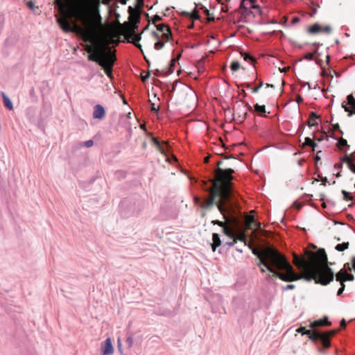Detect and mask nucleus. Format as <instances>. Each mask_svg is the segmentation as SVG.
Returning <instances> with one entry per match:
<instances>
[{
	"mask_svg": "<svg viewBox=\"0 0 355 355\" xmlns=\"http://www.w3.org/2000/svg\"><path fill=\"white\" fill-rule=\"evenodd\" d=\"M100 0H95L92 6L90 15L82 17V26L71 19V13L62 3L60 16H56V21L65 33H73L87 44L88 60L96 62L99 66L105 63L112 64L110 53L96 49V46L103 38L110 43H118L122 37L128 42L133 44V6L128 7L129 21L118 23L106 28L100 13Z\"/></svg>",
	"mask_w": 355,
	"mask_h": 355,
	"instance_id": "obj_1",
	"label": "nucleus"
},
{
	"mask_svg": "<svg viewBox=\"0 0 355 355\" xmlns=\"http://www.w3.org/2000/svg\"><path fill=\"white\" fill-rule=\"evenodd\" d=\"M252 253L259 259L258 266H266L271 273L270 277H277L284 282H293L301 279L326 286L334 280V274L329 266L327 255L324 249L316 252L305 251V257L293 254V263L300 270L301 274L294 271L286 257L273 247H265L261 250L252 249Z\"/></svg>",
	"mask_w": 355,
	"mask_h": 355,
	"instance_id": "obj_2",
	"label": "nucleus"
},
{
	"mask_svg": "<svg viewBox=\"0 0 355 355\" xmlns=\"http://www.w3.org/2000/svg\"><path fill=\"white\" fill-rule=\"evenodd\" d=\"M223 161L217 162V168L214 171V179L211 180L212 186L209 189V197L201 205V207L207 209L214 205L216 198L223 200L234 198L233 183L234 170L230 168H222Z\"/></svg>",
	"mask_w": 355,
	"mask_h": 355,
	"instance_id": "obj_3",
	"label": "nucleus"
},
{
	"mask_svg": "<svg viewBox=\"0 0 355 355\" xmlns=\"http://www.w3.org/2000/svg\"><path fill=\"white\" fill-rule=\"evenodd\" d=\"M233 198H227V199L216 198L214 204H215L223 215L225 221L218 220H213L211 223L213 225H218L223 227V232L224 234L230 238H233L235 233V227L238 225V220L234 216V203L232 202Z\"/></svg>",
	"mask_w": 355,
	"mask_h": 355,
	"instance_id": "obj_4",
	"label": "nucleus"
},
{
	"mask_svg": "<svg viewBox=\"0 0 355 355\" xmlns=\"http://www.w3.org/2000/svg\"><path fill=\"white\" fill-rule=\"evenodd\" d=\"M137 119V123L139 125L140 128L144 131V134L150 136V139L153 145L157 148V149L164 155L166 154V152L168 151V143L166 141H163L162 144L158 141V139L155 137H153L151 136V133L148 132L146 128L145 123H141Z\"/></svg>",
	"mask_w": 355,
	"mask_h": 355,
	"instance_id": "obj_5",
	"label": "nucleus"
},
{
	"mask_svg": "<svg viewBox=\"0 0 355 355\" xmlns=\"http://www.w3.org/2000/svg\"><path fill=\"white\" fill-rule=\"evenodd\" d=\"M156 31L153 32L155 38L162 39L164 41L172 40V33L168 25L166 24H158L155 25Z\"/></svg>",
	"mask_w": 355,
	"mask_h": 355,
	"instance_id": "obj_6",
	"label": "nucleus"
},
{
	"mask_svg": "<svg viewBox=\"0 0 355 355\" xmlns=\"http://www.w3.org/2000/svg\"><path fill=\"white\" fill-rule=\"evenodd\" d=\"M338 329L330 330L326 332H320L318 331V340H320L324 348H329L331 345L330 338L335 336Z\"/></svg>",
	"mask_w": 355,
	"mask_h": 355,
	"instance_id": "obj_7",
	"label": "nucleus"
},
{
	"mask_svg": "<svg viewBox=\"0 0 355 355\" xmlns=\"http://www.w3.org/2000/svg\"><path fill=\"white\" fill-rule=\"evenodd\" d=\"M114 353V347L110 338H107L101 343V354L111 355Z\"/></svg>",
	"mask_w": 355,
	"mask_h": 355,
	"instance_id": "obj_8",
	"label": "nucleus"
},
{
	"mask_svg": "<svg viewBox=\"0 0 355 355\" xmlns=\"http://www.w3.org/2000/svg\"><path fill=\"white\" fill-rule=\"evenodd\" d=\"M347 104L349 105V107L347 105L345 102H343L342 103V107L344 108L345 112H348V116H351L355 114V98L352 94H349L347 96Z\"/></svg>",
	"mask_w": 355,
	"mask_h": 355,
	"instance_id": "obj_9",
	"label": "nucleus"
},
{
	"mask_svg": "<svg viewBox=\"0 0 355 355\" xmlns=\"http://www.w3.org/2000/svg\"><path fill=\"white\" fill-rule=\"evenodd\" d=\"M297 333L301 334L302 335H307L309 338L313 342L318 341V331L315 329H306L304 327H300L296 329Z\"/></svg>",
	"mask_w": 355,
	"mask_h": 355,
	"instance_id": "obj_10",
	"label": "nucleus"
},
{
	"mask_svg": "<svg viewBox=\"0 0 355 355\" xmlns=\"http://www.w3.org/2000/svg\"><path fill=\"white\" fill-rule=\"evenodd\" d=\"M130 119L131 112H128L126 114L121 115L119 119L120 124L126 129L130 136L132 135Z\"/></svg>",
	"mask_w": 355,
	"mask_h": 355,
	"instance_id": "obj_11",
	"label": "nucleus"
},
{
	"mask_svg": "<svg viewBox=\"0 0 355 355\" xmlns=\"http://www.w3.org/2000/svg\"><path fill=\"white\" fill-rule=\"evenodd\" d=\"M136 2L135 3V30L137 28V24L139 23L140 15H141V8L144 5L143 0H135Z\"/></svg>",
	"mask_w": 355,
	"mask_h": 355,
	"instance_id": "obj_12",
	"label": "nucleus"
},
{
	"mask_svg": "<svg viewBox=\"0 0 355 355\" xmlns=\"http://www.w3.org/2000/svg\"><path fill=\"white\" fill-rule=\"evenodd\" d=\"M105 116V110L101 105H96L94 107L93 118L102 120Z\"/></svg>",
	"mask_w": 355,
	"mask_h": 355,
	"instance_id": "obj_13",
	"label": "nucleus"
},
{
	"mask_svg": "<svg viewBox=\"0 0 355 355\" xmlns=\"http://www.w3.org/2000/svg\"><path fill=\"white\" fill-rule=\"evenodd\" d=\"M110 58L112 60V64L105 63L103 65H101L102 69L104 70L105 74L110 78H112V67L115 62V55L114 53H110Z\"/></svg>",
	"mask_w": 355,
	"mask_h": 355,
	"instance_id": "obj_14",
	"label": "nucleus"
},
{
	"mask_svg": "<svg viewBox=\"0 0 355 355\" xmlns=\"http://www.w3.org/2000/svg\"><path fill=\"white\" fill-rule=\"evenodd\" d=\"M331 322L328 321L327 317H324L322 319L315 320L310 323L309 327L312 329H315L319 327H330Z\"/></svg>",
	"mask_w": 355,
	"mask_h": 355,
	"instance_id": "obj_15",
	"label": "nucleus"
},
{
	"mask_svg": "<svg viewBox=\"0 0 355 355\" xmlns=\"http://www.w3.org/2000/svg\"><path fill=\"white\" fill-rule=\"evenodd\" d=\"M257 7L255 0H242L239 8L243 11H246L248 9L256 8Z\"/></svg>",
	"mask_w": 355,
	"mask_h": 355,
	"instance_id": "obj_16",
	"label": "nucleus"
},
{
	"mask_svg": "<svg viewBox=\"0 0 355 355\" xmlns=\"http://www.w3.org/2000/svg\"><path fill=\"white\" fill-rule=\"evenodd\" d=\"M246 230H247L246 229L243 230H239L238 232H236L235 230L234 236L233 238H234L236 241H240L241 242H243L245 243V245H246L247 242H248L246 232H245Z\"/></svg>",
	"mask_w": 355,
	"mask_h": 355,
	"instance_id": "obj_17",
	"label": "nucleus"
},
{
	"mask_svg": "<svg viewBox=\"0 0 355 355\" xmlns=\"http://www.w3.org/2000/svg\"><path fill=\"white\" fill-rule=\"evenodd\" d=\"M342 161L347 163L349 169L355 173V164H354V159H352L351 156L347 155H345Z\"/></svg>",
	"mask_w": 355,
	"mask_h": 355,
	"instance_id": "obj_18",
	"label": "nucleus"
},
{
	"mask_svg": "<svg viewBox=\"0 0 355 355\" xmlns=\"http://www.w3.org/2000/svg\"><path fill=\"white\" fill-rule=\"evenodd\" d=\"M212 241L213 243L211 244L212 250L214 252L216 248L219 247L221 245V241L219 237V235L217 233H213L212 234Z\"/></svg>",
	"mask_w": 355,
	"mask_h": 355,
	"instance_id": "obj_19",
	"label": "nucleus"
},
{
	"mask_svg": "<svg viewBox=\"0 0 355 355\" xmlns=\"http://www.w3.org/2000/svg\"><path fill=\"white\" fill-rule=\"evenodd\" d=\"M319 118V116L314 112H311L310 115H309V120H308V125L309 127H312V126H314V125H318V122H317V119Z\"/></svg>",
	"mask_w": 355,
	"mask_h": 355,
	"instance_id": "obj_20",
	"label": "nucleus"
},
{
	"mask_svg": "<svg viewBox=\"0 0 355 355\" xmlns=\"http://www.w3.org/2000/svg\"><path fill=\"white\" fill-rule=\"evenodd\" d=\"M2 98L3 101V105L6 108L9 110H13V105L10 98L4 93L2 92Z\"/></svg>",
	"mask_w": 355,
	"mask_h": 355,
	"instance_id": "obj_21",
	"label": "nucleus"
},
{
	"mask_svg": "<svg viewBox=\"0 0 355 355\" xmlns=\"http://www.w3.org/2000/svg\"><path fill=\"white\" fill-rule=\"evenodd\" d=\"M308 31L311 34H315L322 32V26L318 24H315L309 28Z\"/></svg>",
	"mask_w": 355,
	"mask_h": 355,
	"instance_id": "obj_22",
	"label": "nucleus"
},
{
	"mask_svg": "<svg viewBox=\"0 0 355 355\" xmlns=\"http://www.w3.org/2000/svg\"><path fill=\"white\" fill-rule=\"evenodd\" d=\"M255 222L256 221L254 220V218L253 216H247L245 218V229H252V224H254Z\"/></svg>",
	"mask_w": 355,
	"mask_h": 355,
	"instance_id": "obj_23",
	"label": "nucleus"
},
{
	"mask_svg": "<svg viewBox=\"0 0 355 355\" xmlns=\"http://www.w3.org/2000/svg\"><path fill=\"white\" fill-rule=\"evenodd\" d=\"M254 111L257 112V113H259V114L261 116H266V115L265 114V113H266L265 105H259V104H256V105H254Z\"/></svg>",
	"mask_w": 355,
	"mask_h": 355,
	"instance_id": "obj_24",
	"label": "nucleus"
},
{
	"mask_svg": "<svg viewBox=\"0 0 355 355\" xmlns=\"http://www.w3.org/2000/svg\"><path fill=\"white\" fill-rule=\"evenodd\" d=\"M175 63H176V60L175 59H172L171 60V64H170V66H169L168 69H163L162 70V73L164 75H168V74L172 73L173 72V67H175Z\"/></svg>",
	"mask_w": 355,
	"mask_h": 355,
	"instance_id": "obj_25",
	"label": "nucleus"
},
{
	"mask_svg": "<svg viewBox=\"0 0 355 355\" xmlns=\"http://www.w3.org/2000/svg\"><path fill=\"white\" fill-rule=\"evenodd\" d=\"M309 146L312 148V150H315V148L317 146V144L315 142H314L311 138L306 137L304 143L303 144V146Z\"/></svg>",
	"mask_w": 355,
	"mask_h": 355,
	"instance_id": "obj_26",
	"label": "nucleus"
},
{
	"mask_svg": "<svg viewBox=\"0 0 355 355\" xmlns=\"http://www.w3.org/2000/svg\"><path fill=\"white\" fill-rule=\"evenodd\" d=\"M349 245V242H344L343 243H339V244L336 245L335 247V249L337 251L343 252V251L348 249Z\"/></svg>",
	"mask_w": 355,
	"mask_h": 355,
	"instance_id": "obj_27",
	"label": "nucleus"
},
{
	"mask_svg": "<svg viewBox=\"0 0 355 355\" xmlns=\"http://www.w3.org/2000/svg\"><path fill=\"white\" fill-rule=\"evenodd\" d=\"M156 39H157V42L154 44V48L156 50L162 49L164 47V44L168 42V41H164V40L159 39V38H156Z\"/></svg>",
	"mask_w": 355,
	"mask_h": 355,
	"instance_id": "obj_28",
	"label": "nucleus"
},
{
	"mask_svg": "<svg viewBox=\"0 0 355 355\" xmlns=\"http://www.w3.org/2000/svg\"><path fill=\"white\" fill-rule=\"evenodd\" d=\"M345 270H340L336 275V281L340 282V284L344 283V282L345 281Z\"/></svg>",
	"mask_w": 355,
	"mask_h": 355,
	"instance_id": "obj_29",
	"label": "nucleus"
},
{
	"mask_svg": "<svg viewBox=\"0 0 355 355\" xmlns=\"http://www.w3.org/2000/svg\"><path fill=\"white\" fill-rule=\"evenodd\" d=\"M184 15L189 16L193 20H196L200 19V15L198 11L197 10H194L191 13L189 12H184Z\"/></svg>",
	"mask_w": 355,
	"mask_h": 355,
	"instance_id": "obj_30",
	"label": "nucleus"
},
{
	"mask_svg": "<svg viewBox=\"0 0 355 355\" xmlns=\"http://www.w3.org/2000/svg\"><path fill=\"white\" fill-rule=\"evenodd\" d=\"M346 146H347V140L343 138H340L337 143L338 148L341 150L343 147Z\"/></svg>",
	"mask_w": 355,
	"mask_h": 355,
	"instance_id": "obj_31",
	"label": "nucleus"
},
{
	"mask_svg": "<svg viewBox=\"0 0 355 355\" xmlns=\"http://www.w3.org/2000/svg\"><path fill=\"white\" fill-rule=\"evenodd\" d=\"M125 343L128 349H130L133 343V339L131 335H128L125 340Z\"/></svg>",
	"mask_w": 355,
	"mask_h": 355,
	"instance_id": "obj_32",
	"label": "nucleus"
},
{
	"mask_svg": "<svg viewBox=\"0 0 355 355\" xmlns=\"http://www.w3.org/2000/svg\"><path fill=\"white\" fill-rule=\"evenodd\" d=\"M342 193L343 195V199L345 200H354L353 196H351V194L349 193H348L347 191H346L345 190H343Z\"/></svg>",
	"mask_w": 355,
	"mask_h": 355,
	"instance_id": "obj_33",
	"label": "nucleus"
},
{
	"mask_svg": "<svg viewBox=\"0 0 355 355\" xmlns=\"http://www.w3.org/2000/svg\"><path fill=\"white\" fill-rule=\"evenodd\" d=\"M125 172L123 171H121V170H119V171H116L115 172V177L118 179V180H120L121 178H125Z\"/></svg>",
	"mask_w": 355,
	"mask_h": 355,
	"instance_id": "obj_34",
	"label": "nucleus"
},
{
	"mask_svg": "<svg viewBox=\"0 0 355 355\" xmlns=\"http://www.w3.org/2000/svg\"><path fill=\"white\" fill-rule=\"evenodd\" d=\"M240 68V64L239 62L237 61H234L231 63V65H230V69L233 71H236L237 70H239Z\"/></svg>",
	"mask_w": 355,
	"mask_h": 355,
	"instance_id": "obj_35",
	"label": "nucleus"
},
{
	"mask_svg": "<svg viewBox=\"0 0 355 355\" xmlns=\"http://www.w3.org/2000/svg\"><path fill=\"white\" fill-rule=\"evenodd\" d=\"M243 58L245 61H250L252 63H254L255 62L254 58L247 53H245L243 55Z\"/></svg>",
	"mask_w": 355,
	"mask_h": 355,
	"instance_id": "obj_36",
	"label": "nucleus"
},
{
	"mask_svg": "<svg viewBox=\"0 0 355 355\" xmlns=\"http://www.w3.org/2000/svg\"><path fill=\"white\" fill-rule=\"evenodd\" d=\"M117 348H118L119 352L121 354H124L123 350L122 349L121 338L120 337L118 338V340H117Z\"/></svg>",
	"mask_w": 355,
	"mask_h": 355,
	"instance_id": "obj_37",
	"label": "nucleus"
},
{
	"mask_svg": "<svg viewBox=\"0 0 355 355\" xmlns=\"http://www.w3.org/2000/svg\"><path fill=\"white\" fill-rule=\"evenodd\" d=\"M317 53V49L314 51V53H308L304 55V59L307 60H312L313 58V54Z\"/></svg>",
	"mask_w": 355,
	"mask_h": 355,
	"instance_id": "obj_38",
	"label": "nucleus"
},
{
	"mask_svg": "<svg viewBox=\"0 0 355 355\" xmlns=\"http://www.w3.org/2000/svg\"><path fill=\"white\" fill-rule=\"evenodd\" d=\"M345 279L348 281H353L354 279V277L352 274L348 273L346 270L345 272Z\"/></svg>",
	"mask_w": 355,
	"mask_h": 355,
	"instance_id": "obj_39",
	"label": "nucleus"
},
{
	"mask_svg": "<svg viewBox=\"0 0 355 355\" xmlns=\"http://www.w3.org/2000/svg\"><path fill=\"white\" fill-rule=\"evenodd\" d=\"M202 9L204 10L205 13L207 15V17H208L207 19L209 21L214 20V17L213 16L210 17V13H209V10H207L206 8H204V7L202 8Z\"/></svg>",
	"mask_w": 355,
	"mask_h": 355,
	"instance_id": "obj_40",
	"label": "nucleus"
},
{
	"mask_svg": "<svg viewBox=\"0 0 355 355\" xmlns=\"http://www.w3.org/2000/svg\"><path fill=\"white\" fill-rule=\"evenodd\" d=\"M346 265L349 266V263H346L345 266H346ZM348 269H349V270H353L355 272V257H353L352 258V267L348 266Z\"/></svg>",
	"mask_w": 355,
	"mask_h": 355,
	"instance_id": "obj_41",
	"label": "nucleus"
},
{
	"mask_svg": "<svg viewBox=\"0 0 355 355\" xmlns=\"http://www.w3.org/2000/svg\"><path fill=\"white\" fill-rule=\"evenodd\" d=\"M94 145V141L92 139L87 140L83 143V146L89 148L92 147Z\"/></svg>",
	"mask_w": 355,
	"mask_h": 355,
	"instance_id": "obj_42",
	"label": "nucleus"
},
{
	"mask_svg": "<svg viewBox=\"0 0 355 355\" xmlns=\"http://www.w3.org/2000/svg\"><path fill=\"white\" fill-rule=\"evenodd\" d=\"M162 20V17L157 15H155L153 19H152V21L153 24H155L156 25V23L161 21Z\"/></svg>",
	"mask_w": 355,
	"mask_h": 355,
	"instance_id": "obj_43",
	"label": "nucleus"
},
{
	"mask_svg": "<svg viewBox=\"0 0 355 355\" xmlns=\"http://www.w3.org/2000/svg\"><path fill=\"white\" fill-rule=\"evenodd\" d=\"M331 31V28L329 26H326L324 27H322V32H324L326 33H330Z\"/></svg>",
	"mask_w": 355,
	"mask_h": 355,
	"instance_id": "obj_44",
	"label": "nucleus"
},
{
	"mask_svg": "<svg viewBox=\"0 0 355 355\" xmlns=\"http://www.w3.org/2000/svg\"><path fill=\"white\" fill-rule=\"evenodd\" d=\"M262 86H263V83L260 82V83L258 86L252 89V92L257 93Z\"/></svg>",
	"mask_w": 355,
	"mask_h": 355,
	"instance_id": "obj_45",
	"label": "nucleus"
},
{
	"mask_svg": "<svg viewBox=\"0 0 355 355\" xmlns=\"http://www.w3.org/2000/svg\"><path fill=\"white\" fill-rule=\"evenodd\" d=\"M140 40V36L138 33H136V31L135 30V46H139L137 44V42Z\"/></svg>",
	"mask_w": 355,
	"mask_h": 355,
	"instance_id": "obj_46",
	"label": "nucleus"
},
{
	"mask_svg": "<svg viewBox=\"0 0 355 355\" xmlns=\"http://www.w3.org/2000/svg\"><path fill=\"white\" fill-rule=\"evenodd\" d=\"M340 284H341V287L338 291V293H337L338 295H340L343 293V291L345 290V284L342 283Z\"/></svg>",
	"mask_w": 355,
	"mask_h": 355,
	"instance_id": "obj_47",
	"label": "nucleus"
},
{
	"mask_svg": "<svg viewBox=\"0 0 355 355\" xmlns=\"http://www.w3.org/2000/svg\"><path fill=\"white\" fill-rule=\"evenodd\" d=\"M26 5L31 10H34L35 4L32 1H28Z\"/></svg>",
	"mask_w": 355,
	"mask_h": 355,
	"instance_id": "obj_48",
	"label": "nucleus"
},
{
	"mask_svg": "<svg viewBox=\"0 0 355 355\" xmlns=\"http://www.w3.org/2000/svg\"><path fill=\"white\" fill-rule=\"evenodd\" d=\"M232 241L230 242H228L227 243L229 246H233L235 243H237V241H236V239L234 238H232Z\"/></svg>",
	"mask_w": 355,
	"mask_h": 355,
	"instance_id": "obj_49",
	"label": "nucleus"
},
{
	"mask_svg": "<svg viewBox=\"0 0 355 355\" xmlns=\"http://www.w3.org/2000/svg\"><path fill=\"white\" fill-rule=\"evenodd\" d=\"M295 287V285H293V284H288V285H287V286L284 288V289H285V290H291V289H293Z\"/></svg>",
	"mask_w": 355,
	"mask_h": 355,
	"instance_id": "obj_50",
	"label": "nucleus"
},
{
	"mask_svg": "<svg viewBox=\"0 0 355 355\" xmlns=\"http://www.w3.org/2000/svg\"><path fill=\"white\" fill-rule=\"evenodd\" d=\"M260 267H261V271L263 273L266 272V270H268V268L266 267V266L261 265Z\"/></svg>",
	"mask_w": 355,
	"mask_h": 355,
	"instance_id": "obj_51",
	"label": "nucleus"
},
{
	"mask_svg": "<svg viewBox=\"0 0 355 355\" xmlns=\"http://www.w3.org/2000/svg\"><path fill=\"white\" fill-rule=\"evenodd\" d=\"M333 129L334 130H340V126L338 123L333 125Z\"/></svg>",
	"mask_w": 355,
	"mask_h": 355,
	"instance_id": "obj_52",
	"label": "nucleus"
},
{
	"mask_svg": "<svg viewBox=\"0 0 355 355\" xmlns=\"http://www.w3.org/2000/svg\"><path fill=\"white\" fill-rule=\"evenodd\" d=\"M340 327L342 328H345L346 327V322H345V320L344 319H343L340 322Z\"/></svg>",
	"mask_w": 355,
	"mask_h": 355,
	"instance_id": "obj_53",
	"label": "nucleus"
},
{
	"mask_svg": "<svg viewBox=\"0 0 355 355\" xmlns=\"http://www.w3.org/2000/svg\"><path fill=\"white\" fill-rule=\"evenodd\" d=\"M298 21H300V19L297 17H295L293 18L292 19V23L293 24H295V23H297Z\"/></svg>",
	"mask_w": 355,
	"mask_h": 355,
	"instance_id": "obj_54",
	"label": "nucleus"
},
{
	"mask_svg": "<svg viewBox=\"0 0 355 355\" xmlns=\"http://www.w3.org/2000/svg\"><path fill=\"white\" fill-rule=\"evenodd\" d=\"M296 101L300 103H302L303 101V98L300 96L298 95L297 96V99H296Z\"/></svg>",
	"mask_w": 355,
	"mask_h": 355,
	"instance_id": "obj_55",
	"label": "nucleus"
},
{
	"mask_svg": "<svg viewBox=\"0 0 355 355\" xmlns=\"http://www.w3.org/2000/svg\"><path fill=\"white\" fill-rule=\"evenodd\" d=\"M321 180L322 182V184L326 185V183L327 182V178L326 177L321 178Z\"/></svg>",
	"mask_w": 355,
	"mask_h": 355,
	"instance_id": "obj_56",
	"label": "nucleus"
},
{
	"mask_svg": "<svg viewBox=\"0 0 355 355\" xmlns=\"http://www.w3.org/2000/svg\"><path fill=\"white\" fill-rule=\"evenodd\" d=\"M29 94L31 96H34L35 94V89L33 87H32L30 91H29Z\"/></svg>",
	"mask_w": 355,
	"mask_h": 355,
	"instance_id": "obj_57",
	"label": "nucleus"
},
{
	"mask_svg": "<svg viewBox=\"0 0 355 355\" xmlns=\"http://www.w3.org/2000/svg\"><path fill=\"white\" fill-rule=\"evenodd\" d=\"M254 225L256 226V227H257V229H259V228H260V227H261V223H259V222H255V223H254Z\"/></svg>",
	"mask_w": 355,
	"mask_h": 355,
	"instance_id": "obj_58",
	"label": "nucleus"
},
{
	"mask_svg": "<svg viewBox=\"0 0 355 355\" xmlns=\"http://www.w3.org/2000/svg\"><path fill=\"white\" fill-rule=\"evenodd\" d=\"M209 158H210V157H209V156H207V157H205V159H204V162H205V163H208V162H209Z\"/></svg>",
	"mask_w": 355,
	"mask_h": 355,
	"instance_id": "obj_59",
	"label": "nucleus"
},
{
	"mask_svg": "<svg viewBox=\"0 0 355 355\" xmlns=\"http://www.w3.org/2000/svg\"><path fill=\"white\" fill-rule=\"evenodd\" d=\"M142 146H143V148H146V146H147V142H146V141H144V142H143V144H142Z\"/></svg>",
	"mask_w": 355,
	"mask_h": 355,
	"instance_id": "obj_60",
	"label": "nucleus"
},
{
	"mask_svg": "<svg viewBox=\"0 0 355 355\" xmlns=\"http://www.w3.org/2000/svg\"><path fill=\"white\" fill-rule=\"evenodd\" d=\"M266 85L267 87H272V88L275 87L273 85L268 84V83H267Z\"/></svg>",
	"mask_w": 355,
	"mask_h": 355,
	"instance_id": "obj_61",
	"label": "nucleus"
},
{
	"mask_svg": "<svg viewBox=\"0 0 355 355\" xmlns=\"http://www.w3.org/2000/svg\"><path fill=\"white\" fill-rule=\"evenodd\" d=\"M152 110L155 111V112L157 111V109L155 108L154 104H153V105H152Z\"/></svg>",
	"mask_w": 355,
	"mask_h": 355,
	"instance_id": "obj_62",
	"label": "nucleus"
},
{
	"mask_svg": "<svg viewBox=\"0 0 355 355\" xmlns=\"http://www.w3.org/2000/svg\"><path fill=\"white\" fill-rule=\"evenodd\" d=\"M3 19H3V16L0 15V20H1V22L3 21Z\"/></svg>",
	"mask_w": 355,
	"mask_h": 355,
	"instance_id": "obj_63",
	"label": "nucleus"
},
{
	"mask_svg": "<svg viewBox=\"0 0 355 355\" xmlns=\"http://www.w3.org/2000/svg\"><path fill=\"white\" fill-rule=\"evenodd\" d=\"M340 166H341V165L338 164L335 165V167H336V168H340Z\"/></svg>",
	"mask_w": 355,
	"mask_h": 355,
	"instance_id": "obj_64",
	"label": "nucleus"
}]
</instances>
